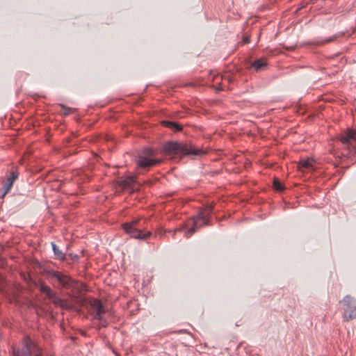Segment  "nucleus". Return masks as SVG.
I'll return each instance as SVG.
<instances>
[{
  "mask_svg": "<svg viewBox=\"0 0 356 356\" xmlns=\"http://www.w3.org/2000/svg\"><path fill=\"white\" fill-rule=\"evenodd\" d=\"M346 307L343 320L349 321L356 318V300L350 295L346 296L342 300L340 301Z\"/></svg>",
  "mask_w": 356,
  "mask_h": 356,
  "instance_id": "7",
  "label": "nucleus"
},
{
  "mask_svg": "<svg viewBox=\"0 0 356 356\" xmlns=\"http://www.w3.org/2000/svg\"><path fill=\"white\" fill-rule=\"evenodd\" d=\"M51 300L56 306H58L63 309L70 310L74 309V307L67 300L60 298L57 295Z\"/></svg>",
  "mask_w": 356,
  "mask_h": 356,
  "instance_id": "12",
  "label": "nucleus"
},
{
  "mask_svg": "<svg viewBox=\"0 0 356 356\" xmlns=\"http://www.w3.org/2000/svg\"><path fill=\"white\" fill-rule=\"evenodd\" d=\"M68 255L70 257V259L73 261H78L79 259V256L76 254L70 253Z\"/></svg>",
  "mask_w": 356,
  "mask_h": 356,
  "instance_id": "22",
  "label": "nucleus"
},
{
  "mask_svg": "<svg viewBox=\"0 0 356 356\" xmlns=\"http://www.w3.org/2000/svg\"><path fill=\"white\" fill-rule=\"evenodd\" d=\"M124 225H129L131 227H140V220L139 219L133 220L130 222H126Z\"/></svg>",
  "mask_w": 356,
  "mask_h": 356,
  "instance_id": "20",
  "label": "nucleus"
},
{
  "mask_svg": "<svg viewBox=\"0 0 356 356\" xmlns=\"http://www.w3.org/2000/svg\"><path fill=\"white\" fill-rule=\"evenodd\" d=\"M243 43L248 44L250 41V38L248 36H245V37L243 38Z\"/></svg>",
  "mask_w": 356,
  "mask_h": 356,
  "instance_id": "24",
  "label": "nucleus"
},
{
  "mask_svg": "<svg viewBox=\"0 0 356 356\" xmlns=\"http://www.w3.org/2000/svg\"><path fill=\"white\" fill-rule=\"evenodd\" d=\"M222 79L227 81L229 83L232 82L233 81V76L230 74H225L223 76L221 77Z\"/></svg>",
  "mask_w": 356,
  "mask_h": 356,
  "instance_id": "21",
  "label": "nucleus"
},
{
  "mask_svg": "<svg viewBox=\"0 0 356 356\" xmlns=\"http://www.w3.org/2000/svg\"><path fill=\"white\" fill-rule=\"evenodd\" d=\"M156 154L154 149L149 147L143 149V150L138 154L136 163L138 170L140 173L142 170H146L161 162V159L154 158Z\"/></svg>",
  "mask_w": 356,
  "mask_h": 356,
  "instance_id": "3",
  "label": "nucleus"
},
{
  "mask_svg": "<svg viewBox=\"0 0 356 356\" xmlns=\"http://www.w3.org/2000/svg\"><path fill=\"white\" fill-rule=\"evenodd\" d=\"M88 304L92 310L93 318L100 321L102 325L106 326V321L103 318V315L106 313V309L101 300L95 298L90 299L88 301Z\"/></svg>",
  "mask_w": 356,
  "mask_h": 356,
  "instance_id": "8",
  "label": "nucleus"
},
{
  "mask_svg": "<svg viewBox=\"0 0 356 356\" xmlns=\"http://www.w3.org/2000/svg\"><path fill=\"white\" fill-rule=\"evenodd\" d=\"M60 107L62 108V113L63 115H68L74 111V109L67 107L63 104H60Z\"/></svg>",
  "mask_w": 356,
  "mask_h": 356,
  "instance_id": "19",
  "label": "nucleus"
},
{
  "mask_svg": "<svg viewBox=\"0 0 356 356\" xmlns=\"http://www.w3.org/2000/svg\"><path fill=\"white\" fill-rule=\"evenodd\" d=\"M273 186L275 189L277 191H282L284 188L283 184L278 179H274Z\"/></svg>",
  "mask_w": 356,
  "mask_h": 356,
  "instance_id": "18",
  "label": "nucleus"
},
{
  "mask_svg": "<svg viewBox=\"0 0 356 356\" xmlns=\"http://www.w3.org/2000/svg\"><path fill=\"white\" fill-rule=\"evenodd\" d=\"M19 173L17 172H11L10 176L3 181V186L1 191H3L2 197H3L11 189L13 186L15 180L18 177Z\"/></svg>",
  "mask_w": 356,
  "mask_h": 356,
  "instance_id": "10",
  "label": "nucleus"
},
{
  "mask_svg": "<svg viewBox=\"0 0 356 356\" xmlns=\"http://www.w3.org/2000/svg\"><path fill=\"white\" fill-rule=\"evenodd\" d=\"M161 153L165 156L173 158L177 156H199L204 154V152L192 145L169 141L161 147Z\"/></svg>",
  "mask_w": 356,
  "mask_h": 356,
  "instance_id": "2",
  "label": "nucleus"
},
{
  "mask_svg": "<svg viewBox=\"0 0 356 356\" xmlns=\"http://www.w3.org/2000/svg\"><path fill=\"white\" fill-rule=\"evenodd\" d=\"M340 142L344 146V156H348L352 152L356 153V131L348 129L339 138Z\"/></svg>",
  "mask_w": 356,
  "mask_h": 356,
  "instance_id": "4",
  "label": "nucleus"
},
{
  "mask_svg": "<svg viewBox=\"0 0 356 356\" xmlns=\"http://www.w3.org/2000/svg\"><path fill=\"white\" fill-rule=\"evenodd\" d=\"M332 40V38H330V39L327 40V42H330Z\"/></svg>",
  "mask_w": 356,
  "mask_h": 356,
  "instance_id": "25",
  "label": "nucleus"
},
{
  "mask_svg": "<svg viewBox=\"0 0 356 356\" xmlns=\"http://www.w3.org/2000/svg\"><path fill=\"white\" fill-rule=\"evenodd\" d=\"M165 233V231L163 230V229H159L156 232V234L157 235H159L161 237L163 236Z\"/></svg>",
  "mask_w": 356,
  "mask_h": 356,
  "instance_id": "23",
  "label": "nucleus"
},
{
  "mask_svg": "<svg viewBox=\"0 0 356 356\" xmlns=\"http://www.w3.org/2000/svg\"><path fill=\"white\" fill-rule=\"evenodd\" d=\"M315 1H316V0H311V2H312V3H315Z\"/></svg>",
  "mask_w": 356,
  "mask_h": 356,
  "instance_id": "26",
  "label": "nucleus"
},
{
  "mask_svg": "<svg viewBox=\"0 0 356 356\" xmlns=\"http://www.w3.org/2000/svg\"><path fill=\"white\" fill-rule=\"evenodd\" d=\"M315 161L312 158H305L300 160L298 164V168L300 170L304 172L305 170H310L314 169Z\"/></svg>",
  "mask_w": 356,
  "mask_h": 356,
  "instance_id": "11",
  "label": "nucleus"
},
{
  "mask_svg": "<svg viewBox=\"0 0 356 356\" xmlns=\"http://www.w3.org/2000/svg\"><path fill=\"white\" fill-rule=\"evenodd\" d=\"M136 181L134 177H128L123 180H122L120 183V186L125 189H130L131 192H133L134 191V185L135 184Z\"/></svg>",
  "mask_w": 356,
  "mask_h": 356,
  "instance_id": "15",
  "label": "nucleus"
},
{
  "mask_svg": "<svg viewBox=\"0 0 356 356\" xmlns=\"http://www.w3.org/2000/svg\"><path fill=\"white\" fill-rule=\"evenodd\" d=\"M13 356H41L39 348L29 339L26 338L20 350H13Z\"/></svg>",
  "mask_w": 356,
  "mask_h": 356,
  "instance_id": "5",
  "label": "nucleus"
},
{
  "mask_svg": "<svg viewBox=\"0 0 356 356\" xmlns=\"http://www.w3.org/2000/svg\"><path fill=\"white\" fill-rule=\"evenodd\" d=\"M124 232L131 237L138 239H145L152 234L151 232L143 234L141 231V227H131L129 225H122Z\"/></svg>",
  "mask_w": 356,
  "mask_h": 356,
  "instance_id": "9",
  "label": "nucleus"
},
{
  "mask_svg": "<svg viewBox=\"0 0 356 356\" xmlns=\"http://www.w3.org/2000/svg\"><path fill=\"white\" fill-rule=\"evenodd\" d=\"M161 124L165 127L175 130V131H180L183 129L182 125L172 121L163 120Z\"/></svg>",
  "mask_w": 356,
  "mask_h": 356,
  "instance_id": "17",
  "label": "nucleus"
},
{
  "mask_svg": "<svg viewBox=\"0 0 356 356\" xmlns=\"http://www.w3.org/2000/svg\"><path fill=\"white\" fill-rule=\"evenodd\" d=\"M251 66L257 72L264 71L268 67L267 59L264 57L257 59L252 63Z\"/></svg>",
  "mask_w": 356,
  "mask_h": 356,
  "instance_id": "13",
  "label": "nucleus"
},
{
  "mask_svg": "<svg viewBox=\"0 0 356 356\" xmlns=\"http://www.w3.org/2000/svg\"><path fill=\"white\" fill-rule=\"evenodd\" d=\"M213 211V206L212 204H207L203 207L196 216L191 218L192 226L191 228L186 229V226L184 225L179 229L169 230L168 232H172L175 234L177 232H181L184 234L186 238H189L196 232L197 229L209 225L211 215Z\"/></svg>",
  "mask_w": 356,
  "mask_h": 356,
  "instance_id": "1",
  "label": "nucleus"
},
{
  "mask_svg": "<svg viewBox=\"0 0 356 356\" xmlns=\"http://www.w3.org/2000/svg\"><path fill=\"white\" fill-rule=\"evenodd\" d=\"M47 274L51 279L56 280L62 288L72 289L76 286V282L74 279L60 271L49 270Z\"/></svg>",
  "mask_w": 356,
  "mask_h": 356,
  "instance_id": "6",
  "label": "nucleus"
},
{
  "mask_svg": "<svg viewBox=\"0 0 356 356\" xmlns=\"http://www.w3.org/2000/svg\"><path fill=\"white\" fill-rule=\"evenodd\" d=\"M52 250L55 256V259L60 261H65L66 259V254L59 249V248L54 243L51 242Z\"/></svg>",
  "mask_w": 356,
  "mask_h": 356,
  "instance_id": "16",
  "label": "nucleus"
},
{
  "mask_svg": "<svg viewBox=\"0 0 356 356\" xmlns=\"http://www.w3.org/2000/svg\"><path fill=\"white\" fill-rule=\"evenodd\" d=\"M38 289L40 291L44 293L50 300L56 295V293L44 282H40L38 285Z\"/></svg>",
  "mask_w": 356,
  "mask_h": 356,
  "instance_id": "14",
  "label": "nucleus"
}]
</instances>
